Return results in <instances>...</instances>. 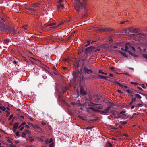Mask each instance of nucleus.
<instances>
[{"label": "nucleus", "mask_w": 147, "mask_h": 147, "mask_svg": "<svg viewBox=\"0 0 147 147\" xmlns=\"http://www.w3.org/2000/svg\"><path fill=\"white\" fill-rule=\"evenodd\" d=\"M72 37V35H71L69 37H68L65 40L66 41H67L68 40L70 39V38H71Z\"/></svg>", "instance_id": "41"}, {"label": "nucleus", "mask_w": 147, "mask_h": 147, "mask_svg": "<svg viewBox=\"0 0 147 147\" xmlns=\"http://www.w3.org/2000/svg\"><path fill=\"white\" fill-rule=\"evenodd\" d=\"M141 86L144 89H145L146 88V87L144 85V84H142L141 85Z\"/></svg>", "instance_id": "60"}, {"label": "nucleus", "mask_w": 147, "mask_h": 147, "mask_svg": "<svg viewBox=\"0 0 147 147\" xmlns=\"http://www.w3.org/2000/svg\"><path fill=\"white\" fill-rule=\"evenodd\" d=\"M31 126L34 128H36L37 129H39L40 128V127L38 125H34L33 124H31Z\"/></svg>", "instance_id": "20"}, {"label": "nucleus", "mask_w": 147, "mask_h": 147, "mask_svg": "<svg viewBox=\"0 0 147 147\" xmlns=\"http://www.w3.org/2000/svg\"><path fill=\"white\" fill-rule=\"evenodd\" d=\"M84 71L87 74H89V72L90 73H92V71L90 69H88L87 67H84Z\"/></svg>", "instance_id": "14"}, {"label": "nucleus", "mask_w": 147, "mask_h": 147, "mask_svg": "<svg viewBox=\"0 0 147 147\" xmlns=\"http://www.w3.org/2000/svg\"><path fill=\"white\" fill-rule=\"evenodd\" d=\"M92 77L93 78H96V77H99L100 78H103V79H106L107 78V76H101V75H98L97 77V76H93Z\"/></svg>", "instance_id": "15"}, {"label": "nucleus", "mask_w": 147, "mask_h": 147, "mask_svg": "<svg viewBox=\"0 0 147 147\" xmlns=\"http://www.w3.org/2000/svg\"><path fill=\"white\" fill-rule=\"evenodd\" d=\"M93 46H90L85 49V53L86 54L88 52H92V49Z\"/></svg>", "instance_id": "10"}, {"label": "nucleus", "mask_w": 147, "mask_h": 147, "mask_svg": "<svg viewBox=\"0 0 147 147\" xmlns=\"http://www.w3.org/2000/svg\"><path fill=\"white\" fill-rule=\"evenodd\" d=\"M129 48H130V49H132V50L134 51V52H135V48H134V47H132V46H129Z\"/></svg>", "instance_id": "37"}, {"label": "nucleus", "mask_w": 147, "mask_h": 147, "mask_svg": "<svg viewBox=\"0 0 147 147\" xmlns=\"http://www.w3.org/2000/svg\"><path fill=\"white\" fill-rule=\"evenodd\" d=\"M13 63L14 64H16L17 63V62L16 61L14 60L13 61Z\"/></svg>", "instance_id": "64"}, {"label": "nucleus", "mask_w": 147, "mask_h": 147, "mask_svg": "<svg viewBox=\"0 0 147 147\" xmlns=\"http://www.w3.org/2000/svg\"><path fill=\"white\" fill-rule=\"evenodd\" d=\"M125 112V111H122L119 113H117V116L116 117L117 118H121L122 119H125L128 117V116L127 114H124Z\"/></svg>", "instance_id": "4"}, {"label": "nucleus", "mask_w": 147, "mask_h": 147, "mask_svg": "<svg viewBox=\"0 0 147 147\" xmlns=\"http://www.w3.org/2000/svg\"><path fill=\"white\" fill-rule=\"evenodd\" d=\"M53 141V140L52 138H50L49 141V143H51Z\"/></svg>", "instance_id": "55"}, {"label": "nucleus", "mask_w": 147, "mask_h": 147, "mask_svg": "<svg viewBox=\"0 0 147 147\" xmlns=\"http://www.w3.org/2000/svg\"><path fill=\"white\" fill-rule=\"evenodd\" d=\"M59 99V101L61 102H64V100L62 99H61V98H60V99H59H59Z\"/></svg>", "instance_id": "45"}, {"label": "nucleus", "mask_w": 147, "mask_h": 147, "mask_svg": "<svg viewBox=\"0 0 147 147\" xmlns=\"http://www.w3.org/2000/svg\"><path fill=\"white\" fill-rule=\"evenodd\" d=\"M5 112H6V116L7 117L10 115V113L7 110L5 111Z\"/></svg>", "instance_id": "40"}, {"label": "nucleus", "mask_w": 147, "mask_h": 147, "mask_svg": "<svg viewBox=\"0 0 147 147\" xmlns=\"http://www.w3.org/2000/svg\"><path fill=\"white\" fill-rule=\"evenodd\" d=\"M54 145L53 142H52L49 146V147H53Z\"/></svg>", "instance_id": "47"}, {"label": "nucleus", "mask_w": 147, "mask_h": 147, "mask_svg": "<svg viewBox=\"0 0 147 147\" xmlns=\"http://www.w3.org/2000/svg\"><path fill=\"white\" fill-rule=\"evenodd\" d=\"M28 10H29L31 13H36L38 12V11L37 10V9H35L31 7L28 8Z\"/></svg>", "instance_id": "11"}, {"label": "nucleus", "mask_w": 147, "mask_h": 147, "mask_svg": "<svg viewBox=\"0 0 147 147\" xmlns=\"http://www.w3.org/2000/svg\"><path fill=\"white\" fill-rule=\"evenodd\" d=\"M140 101L141 102L140 103L136 104L135 105V106L136 107H140L143 106V102L141 100H140Z\"/></svg>", "instance_id": "19"}, {"label": "nucleus", "mask_w": 147, "mask_h": 147, "mask_svg": "<svg viewBox=\"0 0 147 147\" xmlns=\"http://www.w3.org/2000/svg\"><path fill=\"white\" fill-rule=\"evenodd\" d=\"M9 32L12 35H14V32L15 30L13 28H10L9 30Z\"/></svg>", "instance_id": "12"}, {"label": "nucleus", "mask_w": 147, "mask_h": 147, "mask_svg": "<svg viewBox=\"0 0 147 147\" xmlns=\"http://www.w3.org/2000/svg\"><path fill=\"white\" fill-rule=\"evenodd\" d=\"M24 127V126H23V127H21L20 129V130L21 131H22Z\"/></svg>", "instance_id": "62"}, {"label": "nucleus", "mask_w": 147, "mask_h": 147, "mask_svg": "<svg viewBox=\"0 0 147 147\" xmlns=\"http://www.w3.org/2000/svg\"><path fill=\"white\" fill-rule=\"evenodd\" d=\"M18 123L17 122L14 124L13 125V129H17L18 126Z\"/></svg>", "instance_id": "21"}, {"label": "nucleus", "mask_w": 147, "mask_h": 147, "mask_svg": "<svg viewBox=\"0 0 147 147\" xmlns=\"http://www.w3.org/2000/svg\"><path fill=\"white\" fill-rule=\"evenodd\" d=\"M120 123L122 125H124L126 124L127 123V122L125 121H120Z\"/></svg>", "instance_id": "33"}, {"label": "nucleus", "mask_w": 147, "mask_h": 147, "mask_svg": "<svg viewBox=\"0 0 147 147\" xmlns=\"http://www.w3.org/2000/svg\"><path fill=\"white\" fill-rule=\"evenodd\" d=\"M68 60V59H65L63 60V61H64V62H67Z\"/></svg>", "instance_id": "61"}, {"label": "nucleus", "mask_w": 147, "mask_h": 147, "mask_svg": "<svg viewBox=\"0 0 147 147\" xmlns=\"http://www.w3.org/2000/svg\"><path fill=\"white\" fill-rule=\"evenodd\" d=\"M80 94L83 96H84L86 94V92L84 90V88H81L80 90Z\"/></svg>", "instance_id": "13"}, {"label": "nucleus", "mask_w": 147, "mask_h": 147, "mask_svg": "<svg viewBox=\"0 0 147 147\" xmlns=\"http://www.w3.org/2000/svg\"><path fill=\"white\" fill-rule=\"evenodd\" d=\"M111 108V107H107L105 109L103 110L100 111L101 114H106L107 113H108L110 110V109Z\"/></svg>", "instance_id": "9"}, {"label": "nucleus", "mask_w": 147, "mask_h": 147, "mask_svg": "<svg viewBox=\"0 0 147 147\" xmlns=\"http://www.w3.org/2000/svg\"><path fill=\"white\" fill-rule=\"evenodd\" d=\"M9 42L8 40L6 39L4 40V43L5 44H7Z\"/></svg>", "instance_id": "48"}, {"label": "nucleus", "mask_w": 147, "mask_h": 147, "mask_svg": "<svg viewBox=\"0 0 147 147\" xmlns=\"http://www.w3.org/2000/svg\"><path fill=\"white\" fill-rule=\"evenodd\" d=\"M100 49L97 48L93 46L92 52H96L98 51H100Z\"/></svg>", "instance_id": "16"}, {"label": "nucleus", "mask_w": 147, "mask_h": 147, "mask_svg": "<svg viewBox=\"0 0 147 147\" xmlns=\"http://www.w3.org/2000/svg\"><path fill=\"white\" fill-rule=\"evenodd\" d=\"M63 24V21H62L60 23L58 24V25L57 26H58L59 25H62V24Z\"/></svg>", "instance_id": "58"}, {"label": "nucleus", "mask_w": 147, "mask_h": 147, "mask_svg": "<svg viewBox=\"0 0 147 147\" xmlns=\"http://www.w3.org/2000/svg\"><path fill=\"white\" fill-rule=\"evenodd\" d=\"M111 113L113 115H116V112L114 110H112L111 111Z\"/></svg>", "instance_id": "30"}, {"label": "nucleus", "mask_w": 147, "mask_h": 147, "mask_svg": "<svg viewBox=\"0 0 147 147\" xmlns=\"http://www.w3.org/2000/svg\"><path fill=\"white\" fill-rule=\"evenodd\" d=\"M15 134L17 136H18V137H20V135H19V131H17L16 133Z\"/></svg>", "instance_id": "42"}, {"label": "nucleus", "mask_w": 147, "mask_h": 147, "mask_svg": "<svg viewBox=\"0 0 147 147\" xmlns=\"http://www.w3.org/2000/svg\"><path fill=\"white\" fill-rule=\"evenodd\" d=\"M79 117L81 119H82V120H85V119H84V118L83 117L81 116H79Z\"/></svg>", "instance_id": "52"}, {"label": "nucleus", "mask_w": 147, "mask_h": 147, "mask_svg": "<svg viewBox=\"0 0 147 147\" xmlns=\"http://www.w3.org/2000/svg\"><path fill=\"white\" fill-rule=\"evenodd\" d=\"M103 30H104V29L101 28L100 29H97V30H96L100 32H102L104 31Z\"/></svg>", "instance_id": "39"}, {"label": "nucleus", "mask_w": 147, "mask_h": 147, "mask_svg": "<svg viewBox=\"0 0 147 147\" xmlns=\"http://www.w3.org/2000/svg\"><path fill=\"white\" fill-rule=\"evenodd\" d=\"M115 69V68L114 67H112L110 68L111 70L112 71L114 70Z\"/></svg>", "instance_id": "54"}, {"label": "nucleus", "mask_w": 147, "mask_h": 147, "mask_svg": "<svg viewBox=\"0 0 147 147\" xmlns=\"http://www.w3.org/2000/svg\"><path fill=\"white\" fill-rule=\"evenodd\" d=\"M121 88L123 89L124 90H125V88L126 89V88H127V87L126 86H124V85H123V84H122V85L121 86Z\"/></svg>", "instance_id": "35"}, {"label": "nucleus", "mask_w": 147, "mask_h": 147, "mask_svg": "<svg viewBox=\"0 0 147 147\" xmlns=\"http://www.w3.org/2000/svg\"><path fill=\"white\" fill-rule=\"evenodd\" d=\"M20 34V33L18 30H15V32H14V35H15L16 34H17V35H18V34Z\"/></svg>", "instance_id": "31"}, {"label": "nucleus", "mask_w": 147, "mask_h": 147, "mask_svg": "<svg viewBox=\"0 0 147 147\" xmlns=\"http://www.w3.org/2000/svg\"><path fill=\"white\" fill-rule=\"evenodd\" d=\"M93 100L95 102H98L99 104H94L92 102L88 103V106H94V105L98 106L101 105L100 103L103 102V98L100 96L96 95L93 97Z\"/></svg>", "instance_id": "1"}, {"label": "nucleus", "mask_w": 147, "mask_h": 147, "mask_svg": "<svg viewBox=\"0 0 147 147\" xmlns=\"http://www.w3.org/2000/svg\"><path fill=\"white\" fill-rule=\"evenodd\" d=\"M0 109L3 111H5L6 110V108L3 106H0Z\"/></svg>", "instance_id": "26"}, {"label": "nucleus", "mask_w": 147, "mask_h": 147, "mask_svg": "<svg viewBox=\"0 0 147 147\" xmlns=\"http://www.w3.org/2000/svg\"><path fill=\"white\" fill-rule=\"evenodd\" d=\"M131 84H134V85H136L137 84V83L136 82H131Z\"/></svg>", "instance_id": "51"}, {"label": "nucleus", "mask_w": 147, "mask_h": 147, "mask_svg": "<svg viewBox=\"0 0 147 147\" xmlns=\"http://www.w3.org/2000/svg\"><path fill=\"white\" fill-rule=\"evenodd\" d=\"M114 82V83L118 85L120 87H121V86L122 85V84H120V83L118 81H115Z\"/></svg>", "instance_id": "25"}, {"label": "nucleus", "mask_w": 147, "mask_h": 147, "mask_svg": "<svg viewBox=\"0 0 147 147\" xmlns=\"http://www.w3.org/2000/svg\"><path fill=\"white\" fill-rule=\"evenodd\" d=\"M67 88L66 87H65L62 90V92H61L63 93H65L67 90Z\"/></svg>", "instance_id": "29"}, {"label": "nucleus", "mask_w": 147, "mask_h": 147, "mask_svg": "<svg viewBox=\"0 0 147 147\" xmlns=\"http://www.w3.org/2000/svg\"><path fill=\"white\" fill-rule=\"evenodd\" d=\"M108 42H110L111 43H113V41L112 37H110L109 38V39L108 40Z\"/></svg>", "instance_id": "28"}, {"label": "nucleus", "mask_w": 147, "mask_h": 147, "mask_svg": "<svg viewBox=\"0 0 147 147\" xmlns=\"http://www.w3.org/2000/svg\"><path fill=\"white\" fill-rule=\"evenodd\" d=\"M143 56L144 57L147 59V53L144 54L143 55Z\"/></svg>", "instance_id": "57"}, {"label": "nucleus", "mask_w": 147, "mask_h": 147, "mask_svg": "<svg viewBox=\"0 0 147 147\" xmlns=\"http://www.w3.org/2000/svg\"><path fill=\"white\" fill-rule=\"evenodd\" d=\"M108 144L109 146L108 147H112V144H111L110 143L108 142Z\"/></svg>", "instance_id": "59"}, {"label": "nucleus", "mask_w": 147, "mask_h": 147, "mask_svg": "<svg viewBox=\"0 0 147 147\" xmlns=\"http://www.w3.org/2000/svg\"><path fill=\"white\" fill-rule=\"evenodd\" d=\"M83 49H81L79 51V52H78V55H79L80 56H81L82 53L83 52Z\"/></svg>", "instance_id": "27"}, {"label": "nucleus", "mask_w": 147, "mask_h": 147, "mask_svg": "<svg viewBox=\"0 0 147 147\" xmlns=\"http://www.w3.org/2000/svg\"><path fill=\"white\" fill-rule=\"evenodd\" d=\"M125 90L127 92L130 94H132L133 93L134 91V90H130L129 89V88L128 87L127 88H126L125 89Z\"/></svg>", "instance_id": "17"}, {"label": "nucleus", "mask_w": 147, "mask_h": 147, "mask_svg": "<svg viewBox=\"0 0 147 147\" xmlns=\"http://www.w3.org/2000/svg\"><path fill=\"white\" fill-rule=\"evenodd\" d=\"M73 75L74 78L76 80H81V78L80 76L81 74L80 72H76L74 73H73Z\"/></svg>", "instance_id": "8"}, {"label": "nucleus", "mask_w": 147, "mask_h": 147, "mask_svg": "<svg viewBox=\"0 0 147 147\" xmlns=\"http://www.w3.org/2000/svg\"><path fill=\"white\" fill-rule=\"evenodd\" d=\"M26 124V122H23L22 123H21V126H20V127H19V128H20V127L22 125H25Z\"/></svg>", "instance_id": "50"}, {"label": "nucleus", "mask_w": 147, "mask_h": 147, "mask_svg": "<svg viewBox=\"0 0 147 147\" xmlns=\"http://www.w3.org/2000/svg\"><path fill=\"white\" fill-rule=\"evenodd\" d=\"M74 5L75 9L78 12L80 11L83 7V5L80 1H75L74 3Z\"/></svg>", "instance_id": "3"}, {"label": "nucleus", "mask_w": 147, "mask_h": 147, "mask_svg": "<svg viewBox=\"0 0 147 147\" xmlns=\"http://www.w3.org/2000/svg\"><path fill=\"white\" fill-rule=\"evenodd\" d=\"M26 135V134L25 132H23L21 136L22 137H25Z\"/></svg>", "instance_id": "36"}, {"label": "nucleus", "mask_w": 147, "mask_h": 147, "mask_svg": "<svg viewBox=\"0 0 147 147\" xmlns=\"http://www.w3.org/2000/svg\"><path fill=\"white\" fill-rule=\"evenodd\" d=\"M91 42L90 41H87V44L85 45V47H86L89 45L90 43Z\"/></svg>", "instance_id": "34"}, {"label": "nucleus", "mask_w": 147, "mask_h": 147, "mask_svg": "<svg viewBox=\"0 0 147 147\" xmlns=\"http://www.w3.org/2000/svg\"><path fill=\"white\" fill-rule=\"evenodd\" d=\"M102 107H103L102 106H98V107H96V108H97L98 109H100L102 108Z\"/></svg>", "instance_id": "49"}, {"label": "nucleus", "mask_w": 147, "mask_h": 147, "mask_svg": "<svg viewBox=\"0 0 147 147\" xmlns=\"http://www.w3.org/2000/svg\"><path fill=\"white\" fill-rule=\"evenodd\" d=\"M62 95L61 94H59L58 96V99L59 98V99H60V98H61L62 97Z\"/></svg>", "instance_id": "53"}, {"label": "nucleus", "mask_w": 147, "mask_h": 147, "mask_svg": "<svg viewBox=\"0 0 147 147\" xmlns=\"http://www.w3.org/2000/svg\"><path fill=\"white\" fill-rule=\"evenodd\" d=\"M142 32V31H139L138 29L130 28H128L124 31V33H125V34L127 35H134L135 34L137 35L142 34L141 33L139 32Z\"/></svg>", "instance_id": "2"}, {"label": "nucleus", "mask_w": 147, "mask_h": 147, "mask_svg": "<svg viewBox=\"0 0 147 147\" xmlns=\"http://www.w3.org/2000/svg\"><path fill=\"white\" fill-rule=\"evenodd\" d=\"M25 133H26V134H30L31 133V132L29 131L28 130H26L25 131Z\"/></svg>", "instance_id": "32"}, {"label": "nucleus", "mask_w": 147, "mask_h": 147, "mask_svg": "<svg viewBox=\"0 0 147 147\" xmlns=\"http://www.w3.org/2000/svg\"><path fill=\"white\" fill-rule=\"evenodd\" d=\"M92 111L94 112H97L98 111V110L96 108H93Z\"/></svg>", "instance_id": "46"}, {"label": "nucleus", "mask_w": 147, "mask_h": 147, "mask_svg": "<svg viewBox=\"0 0 147 147\" xmlns=\"http://www.w3.org/2000/svg\"><path fill=\"white\" fill-rule=\"evenodd\" d=\"M38 3H36L34 4H32V7L34 8H36L38 6Z\"/></svg>", "instance_id": "23"}, {"label": "nucleus", "mask_w": 147, "mask_h": 147, "mask_svg": "<svg viewBox=\"0 0 147 147\" xmlns=\"http://www.w3.org/2000/svg\"><path fill=\"white\" fill-rule=\"evenodd\" d=\"M132 94H134V97H132L131 102L129 103V105H131L132 104L134 103L136 100L137 98H138L139 99H140L141 98V97L140 95L138 94H135L134 92Z\"/></svg>", "instance_id": "7"}, {"label": "nucleus", "mask_w": 147, "mask_h": 147, "mask_svg": "<svg viewBox=\"0 0 147 147\" xmlns=\"http://www.w3.org/2000/svg\"><path fill=\"white\" fill-rule=\"evenodd\" d=\"M4 21L3 18H0V31L5 30L6 29V26L3 23Z\"/></svg>", "instance_id": "6"}, {"label": "nucleus", "mask_w": 147, "mask_h": 147, "mask_svg": "<svg viewBox=\"0 0 147 147\" xmlns=\"http://www.w3.org/2000/svg\"><path fill=\"white\" fill-rule=\"evenodd\" d=\"M13 116V115L12 114L10 115L8 119V120L9 121H10L11 120V119H12Z\"/></svg>", "instance_id": "44"}, {"label": "nucleus", "mask_w": 147, "mask_h": 147, "mask_svg": "<svg viewBox=\"0 0 147 147\" xmlns=\"http://www.w3.org/2000/svg\"><path fill=\"white\" fill-rule=\"evenodd\" d=\"M93 108V107H89V108H88V109L86 108V109L87 110V111H88V109H91V110H92Z\"/></svg>", "instance_id": "56"}, {"label": "nucleus", "mask_w": 147, "mask_h": 147, "mask_svg": "<svg viewBox=\"0 0 147 147\" xmlns=\"http://www.w3.org/2000/svg\"><path fill=\"white\" fill-rule=\"evenodd\" d=\"M7 139H8V142L9 143H11V144H12V141L9 139V137L7 138Z\"/></svg>", "instance_id": "43"}, {"label": "nucleus", "mask_w": 147, "mask_h": 147, "mask_svg": "<svg viewBox=\"0 0 147 147\" xmlns=\"http://www.w3.org/2000/svg\"><path fill=\"white\" fill-rule=\"evenodd\" d=\"M56 24V23H49L48 24H45V26H53L55 25Z\"/></svg>", "instance_id": "18"}, {"label": "nucleus", "mask_w": 147, "mask_h": 147, "mask_svg": "<svg viewBox=\"0 0 147 147\" xmlns=\"http://www.w3.org/2000/svg\"><path fill=\"white\" fill-rule=\"evenodd\" d=\"M22 28L24 30H26L27 28V25H24L22 26Z\"/></svg>", "instance_id": "38"}, {"label": "nucleus", "mask_w": 147, "mask_h": 147, "mask_svg": "<svg viewBox=\"0 0 147 147\" xmlns=\"http://www.w3.org/2000/svg\"><path fill=\"white\" fill-rule=\"evenodd\" d=\"M129 46H131L128 43L126 44L125 45V48L124 49V51L125 52L127 51L128 53L134 57H137L138 56L137 55L133 53L130 51L128 50V49L131 50V49H130V48L129 47Z\"/></svg>", "instance_id": "5"}, {"label": "nucleus", "mask_w": 147, "mask_h": 147, "mask_svg": "<svg viewBox=\"0 0 147 147\" xmlns=\"http://www.w3.org/2000/svg\"><path fill=\"white\" fill-rule=\"evenodd\" d=\"M52 69H53L54 70V71H56L57 70L56 69V68L55 67H53V68H52Z\"/></svg>", "instance_id": "63"}, {"label": "nucleus", "mask_w": 147, "mask_h": 147, "mask_svg": "<svg viewBox=\"0 0 147 147\" xmlns=\"http://www.w3.org/2000/svg\"><path fill=\"white\" fill-rule=\"evenodd\" d=\"M119 53H121V54L123 55V56H125V57H127V55H126V53L125 52H121L120 51H119Z\"/></svg>", "instance_id": "22"}, {"label": "nucleus", "mask_w": 147, "mask_h": 147, "mask_svg": "<svg viewBox=\"0 0 147 147\" xmlns=\"http://www.w3.org/2000/svg\"><path fill=\"white\" fill-rule=\"evenodd\" d=\"M114 82V83L118 85L120 87H121V86L122 85V84H120V83L118 81H115Z\"/></svg>", "instance_id": "24"}]
</instances>
